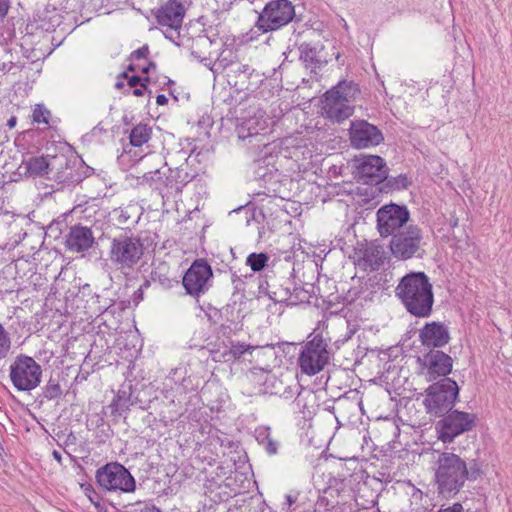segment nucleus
Instances as JSON below:
<instances>
[{"mask_svg": "<svg viewBox=\"0 0 512 512\" xmlns=\"http://www.w3.org/2000/svg\"><path fill=\"white\" fill-rule=\"evenodd\" d=\"M152 14L159 26L174 31L177 38H180V29L186 15V8L180 0H168L159 8L153 9Z\"/></svg>", "mask_w": 512, "mask_h": 512, "instance_id": "nucleus-16", "label": "nucleus"}, {"mask_svg": "<svg viewBox=\"0 0 512 512\" xmlns=\"http://www.w3.org/2000/svg\"><path fill=\"white\" fill-rule=\"evenodd\" d=\"M9 377L18 391L30 392L41 383L42 367L34 358L19 354L10 365Z\"/></svg>", "mask_w": 512, "mask_h": 512, "instance_id": "nucleus-11", "label": "nucleus"}, {"mask_svg": "<svg viewBox=\"0 0 512 512\" xmlns=\"http://www.w3.org/2000/svg\"><path fill=\"white\" fill-rule=\"evenodd\" d=\"M347 483L344 475L337 477H330L326 488L323 490V496L320 497L321 501H326L327 506L334 507L340 503L338 500H333L342 497L347 492Z\"/></svg>", "mask_w": 512, "mask_h": 512, "instance_id": "nucleus-28", "label": "nucleus"}, {"mask_svg": "<svg viewBox=\"0 0 512 512\" xmlns=\"http://www.w3.org/2000/svg\"><path fill=\"white\" fill-rule=\"evenodd\" d=\"M244 127H246L249 134H251V138L257 137L260 131L265 129L264 126L260 127L256 117L244 118Z\"/></svg>", "mask_w": 512, "mask_h": 512, "instance_id": "nucleus-48", "label": "nucleus"}, {"mask_svg": "<svg viewBox=\"0 0 512 512\" xmlns=\"http://www.w3.org/2000/svg\"><path fill=\"white\" fill-rule=\"evenodd\" d=\"M163 34H164V37L168 40H170L173 44H175L176 46L178 47H187L188 46V43H186V39L182 38L180 36V38L178 39L177 38V34L174 32V31H171L169 29H165L163 31Z\"/></svg>", "mask_w": 512, "mask_h": 512, "instance_id": "nucleus-49", "label": "nucleus"}, {"mask_svg": "<svg viewBox=\"0 0 512 512\" xmlns=\"http://www.w3.org/2000/svg\"><path fill=\"white\" fill-rule=\"evenodd\" d=\"M255 439L269 456H275L281 448L280 440L273 434L270 426H258L254 431Z\"/></svg>", "mask_w": 512, "mask_h": 512, "instance_id": "nucleus-30", "label": "nucleus"}, {"mask_svg": "<svg viewBox=\"0 0 512 512\" xmlns=\"http://www.w3.org/2000/svg\"><path fill=\"white\" fill-rule=\"evenodd\" d=\"M255 27L262 33L276 31L289 24L296 16L290 0H270L258 12Z\"/></svg>", "mask_w": 512, "mask_h": 512, "instance_id": "nucleus-10", "label": "nucleus"}, {"mask_svg": "<svg viewBox=\"0 0 512 512\" xmlns=\"http://www.w3.org/2000/svg\"><path fill=\"white\" fill-rule=\"evenodd\" d=\"M254 69L248 64L235 62L227 72L228 84L235 87L238 91L247 88L248 80L253 74Z\"/></svg>", "mask_w": 512, "mask_h": 512, "instance_id": "nucleus-29", "label": "nucleus"}, {"mask_svg": "<svg viewBox=\"0 0 512 512\" xmlns=\"http://www.w3.org/2000/svg\"><path fill=\"white\" fill-rule=\"evenodd\" d=\"M51 112L43 105L36 104L33 110V121L40 124H49Z\"/></svg>", "mask_w": 512, "mask_h": 512, "instance_id": "nucleus-45", "label": "nucleus"}, {"mask_svg": "<svg viewBox=\"0 0 512 512\" xmlns=\"http://www.w3.org/2000/svg\"><path fill=\"white\" fill-rule=\"evenodd\" d=\"M68 0H49L48 8H52V13L55 15L58 10L66 8Z\"/></svg>", "mask_w": 512, "mask_h": 512, "instance_id": "nucleus-54", "label": "nucleus"}, {"mask_svg": "<svg viewBox=\"0 0 512 512\" xmlns=\"http://www.w3.org/2000/svg\"><path fill=\"white\" fill-rule=\"evenodd\" d=\"M65 229H67L65 220H53L46 228V235L50 238L58 239Z\"/></svg>", "mask_w": 512, "mask_h": 512, "instance_id": "nucleus-42", "label": "nucleus"}, {"mask_svg": "<svg viewBox=\"0 0 512 512\" xmlns=\"http://www.w3.org/2000/svg\"><path fill=\"white\" fill-rule=\"evenodd\" d=\"M81 489L84 494L88 497L89 501L95 506L99 507L101 502L100 495L95 491L94 487L90 483L81 484Z\"/></svg>", "mask_w": 512, "mask_h": 512, "instance_id": "nucleus-47", "label": "nucleus"}, {"mask_svg": "<svg viewBox=\"0 0 512 512\" xmlns=\"http://www.w3.org/2000/svg\"><path fill=\"white\" fill-rule=\"evenodd\" d=\"M143 297H144V291H142V289H137L133 293V302H134V304L138 305L143 300Z\"/></svg>", "mask_w": 512, "mask_h": 512, "instance_id": "nucleus-63", "label": "nucleus"}, {"mask_svg": "<svg viewBox=\"0 0 512 512\" xmlns=\"http://www.w3.org/2000/svg\"><path fill=\"white\" fill-rule=\"evenodd\" d=\"M270 260V256L266 252H252L246 257V265L250 267L253 273L267 271L268 262Z\"/></svg>", "mask_w": 512, "mask_h": 512, "instance_id": "nucleus-35", "label": "nucleus"}, {"mask_svg": "<svg viewBox=\"0 0 512 512\" xmlns=\"http://www.w3.org/2000/svg\"><path fill=\"white\" fill-rule=\"evenodd\" d=\"M152 135V128L147 124L139 123L129 133V141L133 147H141L147 143Z\"/></svg>", "mask_w": 512, "mask_h": 512, "instance_id": "nucleus-34", "label": "nucleus"}, {"mask_svg": "<svg viewBox=\"0 0 512 512\" xmlns=\"http://www.w3.org/2000/svg\"><path fill=\"white\" fill-rule=\"evenodd\" d=\"M460 387L452 378H441L425 389L423 405L428 415L440 417L449 413L459 400Z\"/></svg>", "mask_w": 512, "mask_h": 512, "instance_id": "nucleus-5", "label": "nucleus"}, {"mask_svg": "<svg viewBox=\"0 0 512 512\" xmlns=\"http://www.w3.org/2000/svg\"><path fill=\"white\" fill-rule=\"evenodd\" d=\"M137 401L138 398L134 395L132 385L130 383H124L114 396L112 402L102 407V414H110V416L115 418L120 417L124 412L129 410L130 406L136 404Z\"/></svg>", "mask_w": 512, "mask_h": 512, "instance_id": "nucleus-22", "label": "nucleus"}, {"mask_svg": "<svg viewBox=\"0 0 512 512\" xmlns=\"http://www.w3.org/2000/svg\"><path fill=\"white\" fill-rule=\"evenodd\" d=\"M141 512H162L160 508L156 507L155 505H145Z\"/></svg>", "mask_w": 512, "mask_h": 512, "instance_id": "nucleus-64", "label": "nucleus"}, {"mask_svg": "<svg viewBox=\"0 0 512 512\" xmlns=\"http://www.w3.org/2000/svg\"><path fill=\"white\" fill-rule=\"evenodd\" d=\"M242 329V324L238 321L227 319L224 323H222L218 329V333L223 337L230 338L232 334H235L237 331Z\"/></svg>", "mask_w": 512, "mask_h": 512, "instance_id": "nucleus-43", "label": "nucleus"}, {"mask_svg": "<svg viewBox=\"0 0 512 512\" xmlns=\"http://www.w3.org/2000/svg\"><path fill=\"white\" fill-rule=\"evenodd\" d=\"M451 340L448 325L440 321L426 322L419 329V341L421 345L430 350H440Z\"/></svg>", "mask_w": 512, "mask_h": 512, "instance_id": "nucleus-18", "label": "nucleus"}, {"mask_svg": "<svg viewBox=\"0 0 512 512\" xmlns=\"http://www.w3.org/2000/svg\"><path fill=\"white\" fill-rule=\"evenodd\" d=\"M52 178L59 185L58 189H70L81 183L86 178V175L79 172L76 162L71 164L66 158L65 162H56Z\"/></svg>", "mask_w": 512, "mask_h": 512, "instance_id": "nucleus-24", "label": "nucleus"}, {"mask_svg": "<svg viewBox=\"0 0 512 512\" xmlns=\"http://www.w3.org/2000/svg\"><path fill=\"white\" fill-rule=\"evenodd\" d=\"M214 312L212 314H206L207 317H208V320L212 323V324H216L218 323V321L220 320V318L222 317V314H221V311L214 308L213 309Z\"/></svg>", "mask_w": 512, "mask_h": 512, "instance_id": "nucleus-61", "label": "nucleus"}, {"mask_svg": "<svg viewBox=\"0 0 512 512\" xmlns=\"http://www.w3.org/2000/svg\"><path fill=\"white\" fill-rule=\"evenodd\" d=\"M411 213L407 205L390 202L381 206L376 212V229L382 238H389L393 234L406 228Z\"/></svg>", "mask_w": 512, "mask_h": 512, "instance_id": "nucleus-13", "label": "nucleus"}, {"mask_svg": "<svg viewBox=\"0 0 512 512\" xmlns=\"http://www.w3.org/2000/svg\"><path fill=\"white\" fill-rule=\"evenodd\" d=\"M11 348V339L9 333L5 330L0 323V360L7 357Z\"/></svg>", "mask_w": 512, "mask_h": 512, "instance_id": "nucleus-44", "label": "nucleus"}, {"mask_svg": "<svg viewBox=\"0 0 512 512\" xmlns=\"http://www.w3.org/2000/svg\"><path fill=\"white\" fill-rule=\"evenodd\" d=\"M213 283V269L204 258L195 259L182 277L185 293L197 301Z\"/></svg>", "mask_w": 512, "mask_h": 512, "instance_id": "nucleus-14", "label": "nucleus"}, {"mask_svg": "<svg viewBox=\"0 0 512 512\" xmlns=\"http://www.w3.org/2000/svg\"><path fill=\"white\" fill-rule=\"evenodd\" d=\"M293 281L290 278L276 276L273 270H267L258 277V297L268 296L275 303L288 304L291 298Z\"/></svg>", "mask_w": 512, "mask_h": 512, "instance_id": "nucleus-15", "label": "nucleus"}, {"mask_svg": "<svg viewBox=\"0 0 512 512\" xmlns=\"http://www.w3.org/2000/svg\"><path fill=\"white\" fill-rule=\"evenodd\" d=\"M439 418L435 423V432L438 440L444 444L453 443L457 437L472 431L478 420L475 413L454 408Z\"/></svg>", "mask_w": 512, "mask_h": 512, "instance_id": "nucleus-8", "label": "nucleus"}, {"mask_svg": "<svg viewBox=\"0 0 512 512\" xmlns=\"http://www.w3.org/2000/svg\"><path fill=\"white\" fill-rule=\"evenodd\" d=\"M99 433L100 434H98L97 437L100 438L101 442H105L106 439H109L113 435V431L110 425H105L102 427Z\"/></svg>", "mask_w": 512, "mask_h": 512, "instance_id": "nucleus-56", "label": "nucleus"}, {"mask_svg": "<svg viewBox=\"0 0 512 512\" xmlns=\"http://www.w3.org/2000/svg\"><path fill=\"white\" fill-rule=\"evenodd\" d=\"M349 139L354 148L361 149L377 146L384 141L382 131L363 119L350 122Z\"/></svg>", "mask_w": 512, "mask_h": 512, "instance_id": "nucleus-17", "label": "nucleus"}, {"mask_svg": "<svg viewBox=\"0 0 512 512\" xmlns=\"http://www.w3.org/2000/svg\"><path fill=\"white\" fill-rule=\"evenodd\" d=\"M263 186L265 188V191L263 192L265 195L285 199V193L280 183V177L273 179L268 178L264 182Z\"/></svg>", "mask_w": 512, "mask_h": 512, "instance_id": "nucleus-40", "label": "nucleus"}, {"mask_svg": "<svg viewBox=\"0 0 512 512\" xmlns=\"http://www.w3.org/2000/svg\"><path fill=\"white\" fill-rule=\"evenodd\" d=\"M187 47H183L190 51L193 58H202V55L207 54L209 48L213 45L214 40L207 35H198L195 38H186Z\"/></svg>", "mask_w": 512, "mask_h": 512, "instance_id": "nucleus-32", "label": "nucleus"}, {"mask_svg": "<svg viewBox=\"0 0 512 512\" xmlns=\"http://www.w3.org/2000/svg\"><path fill=\"white\" fill-rule=\"evenodd\" d=\"M163 175V185L166 192H175L177 194L181 193L183 188L196 177V173L189 170L187 158H185V162L183 164L174 169L169 168L168 174L163 173Z\"/></svg>", "mask_w": 512, "mask_h": 512, "instance_id": "nucleus-23", "label": "nucleus"}, {"mask_svg": "<svg viewBox=\"0 0 512 512\" xmlns=\"http://www.w3.org/2000/svg\"><path fill=\"white\" fill-rule=\"evenodd\" d=\"M95 243L91 228L81 224H75L69 228L64 242L66 249L75 253H84Z\"/></svg>", "mask_w": 512, "mask_h": 512, "instance_id": "nucleus-20", "label": "nucleus"}, {"mask_svg": "<svg viewBox=\"0 0 512 512\" xmlns=\"http://www.w3.org/2000/svg\"><path fill=\"white\" fill-rule=\"evenodd\" d=\"M353 174L358 183L368 185L363 193L370 196L371 188H375L386 174L389 168L384 158L379 155H361L353 159Z\"/></svg>", "mask_w": 512, "mask_h": 512, "instance_id": "nucleus-12", "label": "nucleus"}, {"mask_svg": "<svg viewBox=\"0 0 512 512\" xmlns=\"http://www.w3.org/2000/svg\"><path fill=\"white\" fill-rule=\"evenodd\" d=\"M147 240L131 230H123L111 239L108 253L111 263L122 272L133 270L144 256Z\"/></svg>", "mask_w": 512, "mask_h": 512, "instance_id": "nucleus-4", "label": "nucleus"}, {"mask_svg": "<svg viewBox=\"0 0 512 512\" xmlns=\"http://www.w3.org/2000/svg\"><path fill=\"white\" fill-rule=\"evenodd\" d=\"M196 60L208 67L213 74L218 73L217 63L216 61L213 62L210 51L207 54L202 55V58H197Z\"/></svg>", "mask_w": 512, "mask_h": 512, "instance_id": "nucleus-51", "label": "nucleus"}, {"mask_svg": "<svg viewBox=\"0 0 512 512\" xmlns=\"http://www.w3.org/2000/svg\"><path fill=\"white\" fill-rule=\"evenodd\" d=\"M205 502L212 504V507L215 508L214 505H219L222 502V497L220 493H214L213 491H210V495H207Z\"/></svg>", "mask_w": 512, "mask_h": 512, "instance_id": "nucleus-55", "label": "nucleus"}, {"mask_svg": "<svg viewBox=\"0 0 512 512\" xmlns=\"http://www.w3.org/2000/svg\"><path fill=\"white\" fill-rule=\"evenodd\" d=\"M141 81V76L139 75H131L130 77H127V85L130 88L140 86Z\"/></svg>", "mask_w": 512, "mask_h": 512, "instance_id": "nucleus-59", "label": "nucleus"}, {"mask_svg": "<svg viewBox=\"0 0 512 512\" xmlns=\"http://www.w3.org/2000/svg\"><path fill=\"white\" fill-rule=\"evenodd\" d=\"M150 280L158 282L164 289H171L179 284L178 280L170 278L167 273H162L159 269L151 271Z\"/></svg>", "mask_w": 512, "mask_h": 512, "instance_id": "nucleus-41", "label": "nucleus"}, {"mask_svg": "<svg viewBox=\"0 0 512 512\" xmlns=\"http://www.w3.org/2000/svg\"><path fill=\"white\" fill-rule=\"evenodd\" d=\"M436 512H464V508L460 502H455L451 506L440 508Z\"/></svg>", "mask_w": 512, "mask_h": 512, "instance_id": "nucleus-57", "label": "nucleus"}, {"mask_svg": "<svg viewBox=\"0 0 512 512\" xmlns=\"http://www.w3.org/2000/svg\"><path fill=\"white\" fill-rule=\"evenodd\" d=\"M149 54V47L147 44L143 45L142 47L134 50L130 56H129V59L130 60H133V59H142V58H147Z\"/></svg>", "mask_w": 512, "mask_h": 512, "instance_id": "nucleus-53", "label": "nucleus"}, {"mask_svg": "<svg viewBox=\"0 0 512 512\" xmlns=\"http://www.w3.org/2000/svg\"><path fill=\"white\" fill-rule=\"evenodd\" d=\"M434 481L437 492L443 498L454 497L466 481L474 482L484 474L478 459L466 461L453 452H441L435 462Z\"/></svg>", "mask_w": 512, "mask_h": 512, "instance_id": "nucleus-1", "label": "nucleus"}, {"mask_svg": "<svg viewBox=\"0 0 512 512\" xmlns=\"http://www.w3.org/2000/svg\"><path fill=\"white\" fill-rule=\"evenodd\" d=\"M164 172H161L159 169L154 171L147 172L143 175V181L149 184L155 190H159L162 193L165 189L163 185L164 180Z\"/></svg>", "mask_w": 512, "mask_h": 512, "instance_id": "nucleus-39", "label": "nucleus"}, {"mask_svg": "<svg viewBox=\"0 0 512 512\" xmlns=\"http://www.w3.org/2000/svg\"><path fill=\"white\" fill-rule=\"evenodd\" d=\"M329 340L324 338L321 333L308 335L298 357V366L302 373L314 376L325 368L330 361Z\"/></svg>", "mask_w": 512, "mask_h": 512, "instance_id": "nucleus-7", "label": "nucleus"}, {"mask_svg": "<svg viewBox=\"0 0 512 512\" xmlns=\"http://www.w3.org/2000/svg\"><path fill=\"white\" fill-rule=\"evenodd\" d=\"M324 48L322 43L303 42L298 46L299 58L306 68H322L328 63L326 55L323 54Z\"/></svg>", "mask_w": 512, "mask_h": 512, "instance_id": "nucleus-26", "label": "nucleus"}, {"mask_svg": "<svg viewBox=\"0 0 512 512\" xmlns=\"http://www.w3.org/2000/svg\"><path fill=\"white\" fill-rule=\"evenodd\" d=\"M310 300V291L303 286L293 284L291 290V298L287 305L295 306L301 303H308Z\"/></svg>", "mask_w": 512, "mask_h": 512, "instance_id": "nucleus-37", "label": "nucleus"}, {"mask_svg": "<svg viewBox=\"0 0 512 512\" xmlns=\"http://www.w3.org/2000/svg\"><path fill=\"white\" fill-rule=\"evenodd\" d=\"M268 164H266V160H258L256 162V169H255V177L259 180H261L263 183L269 178H278L280 177V174L278 173V170L275 169L274 171L267 168Z\"/></svg>", "mask_w": 512, "mask_h": 512, "instance_id": "nucleus-38", "label": "nucleus"}, {"mask_svg": "<svg viewBox=\"0 0 512 512\" xmlns=\"http://www.w3.org/2000/svg\"><path fill=\"white\" fill-rule=\"evenodd\" d=\"M357 255L356 265L364 270H379L385 263L386 252L381 245L371 244L364 249L355 252Z\"/></svg>", "mask_w": 512, "mask_h": 512, "instance_id": "nucleus-25", "label": "nucleus"}, {"mask_svg": "<svg viewBox=\"0 0 512 512\" xmlns=\"http://www.w3.org/2000/svg\"><path fill=\"white\" fill-rule=\"evenodd\" d=\"M198 125L201 128L207 129L213 125V121L210 116H203L198 120Z\"/></svg>", "mask_w": 512, "mask_h": 512, "instance_id": "nucleus-60", "label": "nucleus"}, {"mask_svg": "<svg viewBox=\"0 0 512 512\" xmlns=\"http://www.w3.org/2000/svg\"><path fill=\"white\" fill-rule=\"evenodd\" d=\"M58 13L54 15L52 13V8H48V3L45 8L42 10H37L34 19L36 21H40L41 23L37 26L38 28L48 30L51 26H54V21L56 20Z\"/></svg>", "mask_w": 512, "mask_h": 512, "instance_id": "nucleus-36", "label": "nucleus"}, {"mask_svg": "<svg viewBox=\"0 0 512 512\" xmlns=\"http://www.w3.org/2000/svg\"><path fill=\"white\" fill-rule=\"evenodd\" d=\"M230 272H231V281L234 285V289L236 292L245 290L243 278L249 279L254 276L253 274H242L241 270L234 271L232 267H230Z\"/></svg>", "mask_w": 512, "mask_h": 512, "instance_id": "nucleus-46", "label": "nucleus"}, {"mask_svg": "<svg viewBox=\"0 0 512 512\" xmlns=\"http://www.w3.org/2000/svg\"><path fill=\"white\" fill-rule=\"evenodd\" d=\"M106 132V129H104V127L102 126L101 123H98L92 130L90 133L86 134L85 137H92V136H97L98 134H101V133H105Z\"/></svg>", "mask_w": 512, "mask_h": 512, "instance_id": "nucleus-62", "label": "nucleus"}, {"mask_svg": "<svg viewBox=\"0 0 512 512\" xmlns=\"http://www.w3.org/2000/svg\"><path fill=\"white\" fill-rule=\"evenodd\" d=\"M411 185V181L409 180L407 174H400L398 176H389V172L386 174V177L375 186V188H371L370 197L372 199L376 198L379 194H389L394 191H400L407 189Z\"/></svg>", "mask_w": 512, "mask_h": 512, "instance_id": "nucleus-27", "label": "nucleus"}, {"mask_svg": "<svg viewBox=\"0 0 512 512\" xmlns=\"http://www.w3.org/2000/svg\"><path fill=\"white\" fill-rule=\"evenodd\" d=\"M10 8V0H0V21H2Z\"/></svg>", "mask_w": 512, "mask_h": 512, "instance_id": "nucleus-58", "label": "nucleus"}, {"mask_svg": "<svg viewBox=\"0 0 512 512\" xmlns=\"http://www.w3.org/2000/svg\"><path fill=\"white\" fill-rule=\"evenodd\" d=\"M256 348V346L250 344L230 341V347L220 354L219 351L214 352L213 358L223 362L235 361L240 359L245 353H251Z\"/></svg>", "mask_w": 512, "mask_h": 512, "instance_id": "nucleus-31", "label": "nucleus"}, {"mask_svg": "<svg viewBox=\"0 0 512 512\" xmlns=\"http://www.w3.org/2000/svg\"><path fill=\"white\" fill-rule=\"evenodd\" d=\"M424 366L427 368L429 381H435L437 378H449L448 375L453 369L452 357L442 350H429L423 356Z\"/></svg>", "mask_w": 512, "mask_h": 512, "instance_id": "nucleus-19", "label": "nucleus"}, {"mask_svg": "<svg viewBox=\"0 0 512 512\" xmlns=\"http://www.w3.org/2000/svg\"><path fill=\"white\" fill-rule=\"evenodd\" d=\"M96 483L106 492L133 493L136 480L130 471L121 463L108 462L96 470Z\"/></svg>", "mask_w": 512, "mask_h": 512, "instance_id": "nucleus-9", "label": "nucleus"}, {"mask_svg": "<svg viewBox=\"0 0 512 512\" xmlns=\"http://www.w3.org/2000/svg\"><path fill=\"white\" fill-rule=\"evenodd\" d=\"M395 295L411 316L429 318L432 315L434 292L425 272L411 271L405 274L395 288Z\"/></svg>", "mask_w": 512, "mask_h": 512, "instance_id": "nucleus-2", "label": "nucleus"}, {"mask_svg": "<svg viewBox=\"0 0 512 512\" xmlns=\"http://www.w3.org/2000/svg\"><path fill=\"white\" fill-rule=\"evenodd\" d=\"M62 394L63 390L59 383V379L51 376L47 383L41 388V393L38 395V399L42 404L44 400H58Z\"/></svg>", "mask_w": 512, "mask_h": 512, "instance_id": "nucleus-33", "label": "nucleus"}, {"mask_svg": "<svg viewBox=\"0 0 512 512\" xmlns=\"http://www.w3.org/2000/svg\"><path fill=\"white\" fill-rule=\"evenodd\" d=\"M360 93L359 84L353 80L339 81L321 98L323 114L333 123H342L353 115L355 107L351 103Z\"/></svg>", "mask_w": 512, "mask_h": 512, "instance_id": "nucleus-3", "label": "nucleus"}, {"mask_svg": "<svg viewBox=\"0 0 512 512\" xmlns=\"http://www.w3.org/2000/svg\"><path fill=\"white\" fill-rule=\"evenodd\" d=\"M425 246L423 230L416 224H409L390 236L388 244L391 255L400 261L423 259L426 255Z\"/></svg>", "mask_w": 512, "mask_h": 512, "instance_id": "nucleus-6", "label": "nucleus"}, {"mask_svg": "<svg viewBox=\"0 0 512 512\" xmlns=\"http://www.w3.org/2000/svg\"><path fill=\"white\" fill-rule=\"evenodd\" d=\"M236 61H233L229 57L225 56V50H222L216 59L217 68L219 69H230L231 64H234Z\"/></svg>", "mask_w": 512, "mask_h": 512, "instance_id": "nucleus-50", "label": "nucleus"}, {"mask_svg": "<svg viewBox=\"0 0 512 512\" xmlns=\"http://www.w3.org/2000/svg\"><path fill=\"white\" fill-rule=\"evenodd\" d=\"M237 121H241L237 123L235 129L238 139L244 141L248 138H251V134H249L246 127H244V118L237 119Z\"/></svg>", "mask_w": 512, "mask_h": 512, "instance_id": "nucleus-52", "label": "nucleus"}, {"mask_svg": "<svg viewBox=\"0 0 512 512\" xmlns=\"http://www.w3.org/2000/svg\"><path fill=\"white\" fill-rule=\"evenodd\" d=\"M65 161L66 157L64 155H42L29 157L23 161V165L25 166L26 174L29 176L49 178V174L54 173L56 162Z\"/></svg>", "mask_w": 512, "mask_h": 512, "instance_id": "nucleus-21", "label": "nucleus"}]
</instances>
